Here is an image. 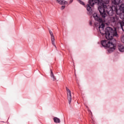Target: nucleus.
<instances>
[{"label":"nucleus","instance_id":"nucleus-11","mask_svg":"<svg viewBox=\"0 0 124 124\" xmlns=\"http://www.w3.org/2000/svg\"><path fill=\"white\" fill-rule=\"evenodd\" d=\"M120 27L123 31H124V20L120 21Z\"/></svg>","mask_w":124,"mask_h":124},{"label":"nucleus","instance_id":"nucleus-13","mask_svg":"<svg viewBox=\"0 0 124 124\" xmlns=\"http://www.w3.org/2000/svg\"><path fill=\"white\" fill-rule=\"evenodd\" d=\"M78 2L80 4H82V5H85V3L83 2L82 1H81V0H78Z\"/></svg>","mask_w":124,"mask_h":124},{"label":"nucleus","instance_id":"nucleus-9","mask_svg":"<svg viewBox=\"0 0 124 124\" xmlns=\"http://www.w3.org/2000/svg\"><path fill=\"white\" fill-rule=\"evenodd\" d=\"M118 50L120 51V52H124V46L122 45H119L118 46Z\"/></svg>","mask_w":124,"mask_h":124},{"label":"nucleus","instance_id":"nucleus-5","mask_svg":"<svg viewBox=\"0 0 124 124\" xmlns=\"http://www.w3.org/2000/svg\"><path fill=\"white\" fill-rule=\"evenodd\" d=\"M49 31L51 36V40L52 44V45H53V46H55V47H56V45L55 44V37L53 34V32H52V31H51L50 30H49Z\"/></svg>","mask_w":124,"mask_h":124},{"label":"nucleus","instance_id":"nucleus-3","mask_svg":"<svg viewBox=\"0 0 124 124\" xmlns=\"http://www.w3.org/2000/svg\"><path fill=\"white\" fill-rule=\"evenodd\" d=\"M95 14H93V17L95 21H96L97 22H99V23H97V26H98V27H100V25H101V24H103V25H104V29H105V24H104V22H108L109 24H117V22H118L119 20V18H118V17L116 16H111L109 17V19H108V18H109V16H107V17H105V19L106 20L105 21H100L98 19V18L95 19V17H96V16H94Z\"/></svg>","mask_w":124,"mask_h":124},{"label":"nucleus","instance_id":"nucleus-2","mask_svg":"<svg viewBox=\"0 0 124 124\" xmlns=\"http://www.w3.org/2000/svg\"><path fill=\"white\" fill-rule=\"evenodd\" d=\"M100 33L102 35H105L106 39L108 40H103L101 42V44L104 48H108V53H111L116 50V40L113 37H119V34L117 32L115 28L111 27H107L104 30V24H101L100 27H98Z\"/></svg>","mask_w":124,"mask_h":124},{"label":"nucleus","instance_id":"nucleus-8","mask_svg":"<svg viewBox=\"0 0 124 124\" xmlns=\"http://www.w3.org/2000/svg\"><path fill=\"white\" fill-rule=\"evenodd\" d=\"M50 77L53 81H56V80H57V78H56V77H55V75H54L52 70H50Z\"/></svg>","mask_w":124,"mask_h":124},{"label":"nucleus","instance_id":"nucleus-1","mask_svg":"<svg viewBox=\"0 0 124 124\" xmlns=\"http://www.w3.org/2000/svg\"><path fill=\"white\" fill-rule=\"evenodd\" d=\"M95 3H98V4H100V5L98 8V9L100 12L101 17L98 16V15L96 14L94 15V16H96V17L95 16V19H98L99 21H103L104 22L106 21L105 19V17H107L106 11L109 16H113L114 12H115L117 15H121L122 13H124V12H122L121 9H118V8L116 6L111 7L110 5H107L102 2H100L99 0H89V4L87 5L86 8L88 15H92V14H93V9L92 7H93Z\"/></svg>","mask_w":124,"mask_h":124},{"label":"nucleus","instance_id":"nucleus-10","mask_svg":"<svg viewBox=\"0 0 124 124\" xmlns=\"http://www.w3.org/2000/svg\"><path fill=\"white\" fill-rule=\"evenodd\" d=\"M53 121L55 124H60V123H61V120L58 117H54L53 118Z\"/></svg>","mask_w":124,"mask_h":124},{"label":"nucleus","instance_id":"nucleus-19","mask_svg":"<svg viewBox=\"0 0 124 124\" xmlns=\"http://www.w3.org/2000/svg\"><path fill=\"white\" fill-rule=\"evenodd\" d=\"M122 19H124V17H122Z\"/></svg>","mask_w":124,"mask_h":124},{"label":"nucleus","instance_id":"nucleus-15","mask_svg":"<svg viewBox=\"0 0 124 124\" xmlns=\"http://www.w3.org/2000/svg\"><path fill=\"white\" fill-rule=\"evenodd\" d=\"M65 8V6L63 5L61 7V9L62 10L63 9H64Z\"/></svg>","mask_w":124,"mask_h":124},{"label":"nucleus","instance_id":"nucleus-16","mask_svg":"<svg viewBox=\"0 0 124 124\" xmlns=\"http://www.w3.org/2000/svg\"><path fill=\"white\" fill-rule=\"evenodd\" d=\"M106 2H109V0H104Z\"/></svg>","mask_w":124,"mask_h":124},{"label":"nucleus","instance_id":"nucleus-7","mask_svg":"<svg viewBox=\"0 0 124 124\" xmlns=\"http://www.w3.org/2000/svg\"><path fill=\"white\" fill-rule=\"evenodd\" d=\"M57 1L59 4H67V1L64 0H57Z\"/></svg>","mask_w":124,"mask_h":124},{"label":"nucleus","instance_id":"nucleus-4","mask_svg":"<svg viewBox=\"0 0 124 124\" xmlns=\"http://www.w3.org/2000/svg\"><path fill=\"white\" fill-rule=\"evenodd\" d=\"M66 90L67 94V99L68 100L69 104L71 103V101L72 100V97L71 96V91L67 87H66Z\"/></svg>","mask_w":124,"mask_h":124},{"label":"nucleus","instance_id":"nucleus-18","mask_svg":"<svg viewBox=\"0 0 124 124\" xmlns=\"http://www.w3.org/2000/svg\"><path fill=\"white\" fill-rule=\"evenodd\" d=\"M90 25H92V21L90 22Z\"/></svg>","mask_w":124,"mask_h":124},{"label":"nucleus","instance_id":"nucleus-14","mask_svg":"<svg viewBox=\"0 0 124 124\" xmlns=\"http://www.w3.org/2000/svg\"><path fill=\"white\" fill-rule=\"evenodd\" d=\"M121 41L123 43H124V36H123L121 38Z\"/></svg>","mask_w":124,"mask_h":124},{"label":"nucleus","instance_id":"nucleus-12","mask_svg":"<svg viewBox=\"0 0 124 124\" xmlns=\"http://www.w3.org/2000/svg\"><path fill=\"white\" fill-rule=\"evenodd\" d=\"M119 9L121 10L122 12H124V3L121 4L119 7Z\"/></svg>","mask_w":124,"mask_h":124},{"label":"nucleus","instance_id":"nucleus-20","mask_svg":"<svg viewBox=\"0 0 124 124\" xmlns=\"http://www.w3.org/2000/svg\"><path fill=\"white\" fill-rule=\"evenodd\" d=\"M123 1H124V0H122Z\"/></svg>","mask_w":124,"mask_h":124},{"label":"nucleus","instance_id":"nucleus-17","mask_svg":"<svg viewBox=\"0 0 124 124\" xmlns=\"http://www.w3.org/2000/svg\"><path fill=\"white\" fill-rule=\"evenodd\" d=\"M72 1H73V0H70L69 1V3H71L72 2Z\"/></svg>","mask_w":124,"mask_h":124},{"label":"nucleus","instance_id":"nucleus-6","mask_svg":"<svg viewBox=\"0 0 124 124\" xmlns=\"http://www.w3.org/2000/svg\"><path fill=\"white\" fill-rule=\"evenodd\" d=\"M122 0H111V3L112 5H119L120 3H122Z\"/></svg>","mask_w":124,"mask_h":124}]
</instances>
